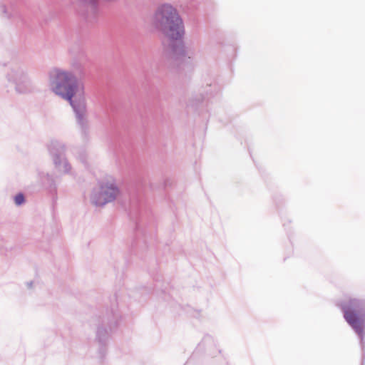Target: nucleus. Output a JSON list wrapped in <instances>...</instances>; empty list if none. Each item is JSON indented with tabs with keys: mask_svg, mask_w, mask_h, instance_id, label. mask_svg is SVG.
Here are the masks:
<instances>
[{
	"mask_svg": "<svg viewBox=\"0 0 365 365\" xmlns=\"http://www.w3.org/2000/svg\"><path fill=\"white\" fill-rule=\"evenodd\" d=\"M153 24L169 40V55L178 66L190 65L195 52L185 47L182 41L185 28L177 9L169 4H163L155 10Z\"/></svg>",
	"mask_w": 365,
	"mask_h": 365,
	"instance_id": "f257e3e1",
	"label": "nucleus"
},
{
	"mask_svg": "<svg viewBox=\"0 0 365 365\" xmlns=\"http://www.w3.org/2000/svg\"><path fill=\"white\" fill-rule=\"evenodd\" d=\"M50 87L55 94L64 100H71L83 89L74 74L60 69L51 73Z\"/></svg>",
	"mask_w": 365,
	"mask_h": 365,
	"instance_id": "f03ea898",
	"label": "nucleus"
},
{
	"mask_svg": "<svg viewBox=\"0 0 365 365\" xmlns=\"http://www.w3.org/2000/svg\"><path fill=\"white\" fill-rule=\"evenodd\" d=\"M341 307L344 319L359 336L361 347L364 351L365 350V334L364 332L365 322L360 317L364 309L362 302L359 299H351L348 302L342 303Z\"/></svg>",
	"mask_w": 365,
	"mask_h": 365,
	"instance_id": "7ed1b4c3",
	"label": "nucleus"
},
{
	"mask_svg": "<svg viewBox=\"0 0 365 365\" xmlns=\"http://www.w3.org/2000/svg\"><path fill=\"white\" fill-rule=\"evenodd\" d=\"M120 194V190L112 177L99 182V187L93 189L91 200L96 206H104L114 201Z\"/></svg>",
	"mask_w": 365,
	"mask_h": 365,
	"instance_id": "20e7f679",
	"label": "nucleus"
},
{
	"mask_svg": "<svg viewBox=\"0 0 365 365\" xmlns=\"http://www.w3.org/2000/svg\"><path fill=\"white\" fill-rule=\"evenodd\" d=\"M8 81L15 86V90L19 93H27L31 92L34 84L29 76L26 70L20 66L12 67L7 73Z\"/></svg>",
	"mask_w": 365,
	"mask_h": 365,
	"instance_id": "39448f33",
	"label": "nucleus"
},
{
	"mask_svg": "<svg viewBox=\"0 0 365 365\" xmlns=\"http://www.w3.org/2000/svg\"><path fill=\"white\" fill-rule=\"evenodd\" d=\"M71 106L75 114L77 124L83 132L88 128V112L83 89L79 91L71 100H67Z\"/></svg>",
	"mask_w": 365,
	"mask_h": 365,
	"instance_id": "423d86ee",
	"label": "nucleus"
},
{
	"mask_svg": "<svg viewBox=\"0 0 365 365\" xmlns=\"http://www.w3.org/2000/svg\"><path fill=\"white\" fill-rule=\"evenodd\" d=\"M48 149L56 168L65 173H69L71 167L67 160L64 158V145L58 141H53L51 143Z\"/></svg>",
	"mask_w": 365,
	"mask_h": 365,
	"instance_id": "0eeeda50",
	"label": "nucleus"
},
{
	"mask_svg": "<svg viewBox=\"0 0 365 365\" xmlns=\"http://www.w3.org/2000/svg\"><path fill=\"white\" fill-rule=\"evenodd\" d=\"M78 12L88 21L96 19L98 12V0H77Z\"/></svg>",
	"mask_w": 365,
	"mask_h": 365,
	"instance_id": "6e6552de",
	"label": "nucleus"
},
{
	"mask_svg": "<svg viewBox=\"0 0 365 365\" xmlns=\"http://www.w3.org/2000/svg\"><path fill=\"white\" fill-rule=\"evenodd\" d=\"M108 337V331L103 327H98L97 329V339L101 344H103Z\"/></svg>",
	"mask_w": 365,
	"mask_h": 365,
	"instance_id": "1a4fd4ad",
	"label": "nucleus"
},
{
	"mask_svg": "<svg viewBox=\"0 0 365 365\" xmlns=\"http://www.w3.org/2000/svg\"><path fill=\"white\" fill-rule=\"evenodd\" d=\"M14 201L16 205H20L24 202V196L22 193H19L15 196Z\"/></svg>",
	"mask_w": 365,
	"mask_h": 365,
	"instance_id": "9d476101",
	"label": "nucleus"
},
{
	"mask_svg": "<svg viewBox=\"0 0 365 365\" xmlns=\"http://www.w3.org/2000/svg\"><path fill=\"white\" fill-rule=\"evenodd\" d=\"M0 10L4 14L5 17H9V15L7 14L6 6L5 5L1 6Z\"/></svg>",
	"mask_w": 365,
	"mask_h": 365,
	"instance_id": "9b49d317",
	"label": "nucleus"
},
{
	"mask_svg": "<svg viewBox=\"0 0 365 365\" xmlns=\"http://www.w3.org/2000/svg\"><path fill=\"white\" fill-rule=\"evenodd\" d=\"M32 284H33V282H29V283H28V287H31L32 286Z\"/></svg>",
	"mask_w": 365,
	"mask_h": 365,
	"instance_id": "f8f14e48",
	"label": "nucleus"
},
{
	"mask_svg": "<svg viewBox=\"0 0 365 365\" xmlns=\"http://www.w3.org/2000/svg\"><path fill=\"white\" fill-rule=\"evenodd\" d=\"M81 161H82V163H86V162H85V160H84V158H81Z\"/></svg>",
	"mask_w": 365,
	"mask_h": 365,
	"instance_id": "ddd939ff",
	"label": "nucleus"
}]
</instances>
